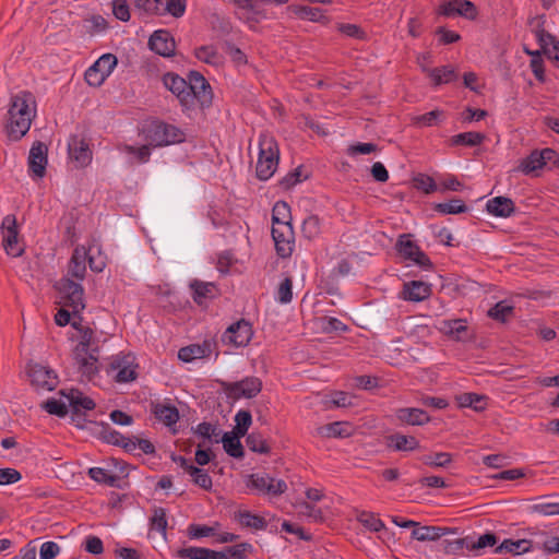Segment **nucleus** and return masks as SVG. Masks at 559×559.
<instances>
[{"mask_svg": "<svg viewBox=\"0 0 559 559\" xmlns=\"http://www.w3.org/2000/svg\"><path fill=\"white\" fill-rule=\"evenodd\" d=\"M36 114L35 97L31 92H21L11 97L8 111L7 135L11 141L21 140L29 130Z\"/></svg>", "mask_w": 559, "mask_h": 559, "instance_id": "f257e3e1", "label": "nucleus"}, {"mask_svg": "<svg viewBox=\"0 0 559 559\" xmlns=\"http://www.w3.org/2000/svg\"><path fill=\"white\" fill-rule=\"evenodd\" d=\"M278 147L275 139L269 134L259 138V158L255 166L257 177L260 180L270 179L278 165Z\"/></svg>", "mask_w": 559, "mask_h": 559, "instance_id": "f03ea898", "label": "nucleus"}, {"mask_svg": "<svg viewBox=\"0 0 559 559\" xmlns=\"http://www.w3.org/2000/svg\"><path fill=\"white\" fill-rule=\"evenodd\" d=\"M540 540H527V539H504L500 545L495 548V554H512L521 555L527 552L533 544L537 547L543 548L547 554H559V537L547 534H542Z\"/></svg>", "mask_w": 559, "mask_h": 559, "instance_id": "7ed1b4c3", "label": "nucleus"}, {"mask_svg": "<svg viewBox=\"0 0 559 559\" xmlns=\"http://www.w3.org/2000/svg\"><path fill=\"white\" fill-rule=\"evenodd\" d=\"M53 287L59 293V304L62 307L71 308L74 317L85 308L84 289L80 283L69 277H62L56 282Z\"/></svg>", "mask_w": 559, "mask_h": 559, "instance_id": "20e7f679", "label": "nucleus"}, {"mask_svg": "<svg viewBox=\"0 0 559 559\" xmlns=\"http://www.w3.org/2000/svg\"><path fill=\"white\" fill-rule=\"evenodd\" d=\"M221 386L228 399H252L262 390V381L258 377H246L240 381H221Z\"/></svg>", "mask_w": 559, "mask_h": 559, "instance_id": "39448f33", "label": "nucleus"}, {"mask_svg": "<svg viewBox=\"0 0 559 559\" xmlns=\"http://www.w3.org/2000/svg\"><path fill=\"white\" fill-rule=\"evenodd\" d=\"M146 139L150 141V144L154 146H165L182 142L185 134L179 128L173 124L157 122L152 124L147 130Z\"/></svg>", "mask_w": 559, "mask_h": 559, "instance_id": "423d86ee", "label": "nucleus"}, {"mask_svg": "<svg viewBox=\"0 0 559 559\" xmlns=\"http://www.w3.org/2000/svg\"><path fill=\"white\" fill-rule=\"evenodd\" d=\"M117 57L112 53L100 56L85 72V81L91 86H100L117 66Z\"/></svg>", "mask_w": 559, "mask_h": 559, "instance_id": "0eeeda50", "label": "nucleus"}, {"mask_svg": "<svg viewBox=\"0 0 559 559\" xmlns=\"http://www.w3.org/2000/svg\"><path fill=\"white\" fill-rule=\"evenodd\" d=\"M396 249L405 260H409L425 270L432 269V262L429 257L418 247L417 243L408 239L407 235L400 236L396 242Z\"/></svg>", "mask_w": 559, "mask_h": 559, "instance_id": "6e6552de", "label": "nucleus"}, {"mask_svg": "<svg viewBox=\"0 0 559 559\" xmlns=\"http://www.w3.org/2000/svg\"><path fill=\"white\" fill-rule=\"evenodd\" d=\"M188 93L191 96V107L198 102L202 107L209 106L212 103V91L209 82L205 78L197 72L192 71L189 74Z\"/></svg>", "mask_w": 559, "mask_h": 559, "instance_id": "1a4fd4ad", "label": "nucleus"}, {"mask_svg": "<svg viewBox=\"0 0 559 559\" xmlns=\"http://www.w3.org/2000/svg\"><path fill=\"white\" fill-rule=\"evenodd\" d=\"M1 229L3 235V248L7 254L13 258L21 257L24 252V248L19 246V229L16 217L12 214L4 216L1 224Z\"/></svg>", "mask_w": 559, "mask_h": 559, "instance_id": "9d476101", "label": "nucleus"}, {"mask_svg": "<svg viewBox=\"0 0 559 559\" xmlns=\"http://www.w3.org/2000/svg\"><path fill=\"white\" fill-rule=\"evenodd\" d=\"M498 538L493 533H486L480 535L477 540H473L471 537L457 538L452 542H447L445 551L447 552H456L463 548H466L471 551H477L484 549L486 547H492L497 544Z\"/></svg>", "mask_w": 559, "mask_h": 559, "instance_id": "9b49d317", "label": "nucleus"}, {"mask_svg": "<svg viewBox=\"0 0 559 559\" xmlns=\"http://www.w3.org/2000/svg\"><path fill=\"white\" fill-rule=\"evenodd\" d=\"M27 374L36 391H52L58 384L55 371L38 364L29 365Z\"/></svg>", "mask_w": 559, "mask_h": 559, "instance_id": "f8f14e48", "label": "nucleus"}, {"mask_svg": "<svg viewBox=\"0 0 559 559\" xmlns=\"http://www.w3.org/2000/svg\"><path fill=\"white\" fill-rule=\"evenodd\" d=\"M253 335L251 324L241 319L227 328L223 334V342L235 347H242L249 344Z\"/></svg>", "mask_w": 559, "mask_h": 559, "instance_id": "ddd939ff", "label": "nucleus"}, {"mask_svg": "<svg viewBox=\"0 0 559 559\" xmlns=\"http://www.w3.org/2000/svg\"><path fill=\"white\" fill-rule=\"evenodd\" d=\"M438 13L447 17L460 15L474 20L477 16V9L469 0H450L439 5Z\"/></svg>", "mask_w": 559, "mask_h": 559, "instance_id": "4468645a", "label": "nucleus"}, {"mask_svg": "<svg viewBox=\"0 0 559 559\" xmlns=\"http://www.w3.org/2000/svg\"><path fill=\"white\" fill-rule=\"evenodd\" d=\"M133 357L130 355L114 357L109 364L108 372L117 371L114 378L119 383L131 382L135 380L138 376L135 370L136 366L133 365Z\"/></svg>", "mask_w": 559, "mask_h": 559, "instance_id": "2eb2a0df", "label": "nucleus"}, {"mask_svg": "<svg viewBox=\"0 0 559 559\" xmlns=\"http://www.w3.org/2000/svg\"><path fill=\"white\" fill-rule=\"evenodd\" d=\"M148 47L152 51L163 57H170L175 52L176 44L171 34L166 29L155 31L150 39Z\"/></svg>", "mask_w": 559, "mask_h": 559, "instance_id": "dca6fc26", "label": "nucleus"}, {"mask_svg": "<svg viewBox=\"0 0 559 559\" xmlns=\"http://www.w3.org/2000/svg\"><path fill=\"white\" fill-rule=\"evenodd\" d=\"M47 153L48 148L46 144L40 141L33 143L28 155V169L34 176L38 178L45 176L47 166Z\"/></svg>", "mask_w": 559, "mask_h": 559, "instance_id": "f3484780", "label": "nucleus"}, {"mask_svg": "<svg viewBox=\"0 0 559 559\" xmlns=\"http://www.w3.org/2000/svg\"><path fill=\"white\" fill-rule=\"evenodd\" d=\"M69 156L78 167H85L92 160V151L84 139L72 135L68 143Z\"/></svg>", "mask_w": 559, "mask_h": 559, "instance_id": "a211bd4d", "label": "nucleus"}, {"mask_svg": "<svg viewBox=\"0 0 559 559\" xmlns=\"http://www.w3.org/2000/svg\"><path fill=\"white\" fill-rule=\"evenodd\" d=\"M163 83L166 88L178 97L182 106L191 107V96L188 93V83L185 79L174 73H166L163 76Z\"/></svg>", "mask_w": 559, "mask_h": 559, "instance_id": "6ab92c4d", "label": "nucleus"}, {"mask_svg": "<svg viewBox=\"0 0 559 559\" xmlns=\"http://www.w3.org/2000/svg\"><path fill=\"white\" fill-rule=\"evenodd\" d=\"M438 330L454 341H465L468 337V326L466 320L463 319L442 320Z\"/></svg>", "mask_w": 559, "mask_h": 559, "instance_id": "aec40b11", "label": "nucleus"}, {"mask_svg": "<svg viewBox=\"0 0 559 559\" xmlns=\"http://www.w3.org/2000/svg\"><path fill=\"white\" fill-rule=\"evenodd\" d=\"M87 251L84 247H76L68 264V276L82 281L86 274Z\"/></svg>", "mask_w": 559, "mask_h": 559, "instance_id": "412c9836", "label": "nucleus"}, {"mask_svg": "<svg viewBox=\"0 0 559 559\" xmlns=\"http://www.w3.org/2000/svg\"><path fill=\"white\" fill-rule=\"evenodd\" d=\"M431 295V286L421 281H412L405 283L402 296L405 300L419 302L427 299Z\"/></svg>", "mask_w": 559, "mask_h": 559, "instance_id": "4be33fe9", "label": "nucleus"}, {"mask_svg": "<svg viewBox=\"0 0 559 559\" xmlns=\"http://www.w3.org/2000/svg\"><path fill=\"white\" fill-rule=\"evenodd\" d=\"M396 418L404 424L412 426H423L430 421V417L421 408L403 407L395 411Z\"/></svg>", "mask_w": 559, "mask_h": 559, "instance_id": "5701e85b", "label": "nucleus"}, {"mask_svg": "<svg viewBox=\"0 0 559 559\" xmlns=\"http://www.w3.org/2000/svg\"><path fill=\"white\" fill-rule=\"evenodd\" d=\"M489 214L498 217H509L515 212L514 202L507 197H496L486 204Z\"/></svg>", "mask_w": 559, "mask_h": 559, "instance_id": "b1692460", "label": "nucleus"}, {"mask_svg": "<svg viewBox=\"0 0 559 559\" xmlns=\"http://www.w3.org/2000/svg\"><path fill=\"white\" fill-rule=\"evenodd\" d=\"M386 447L394 451H415L419 448V441L413 436L393 433L386 437Z\"/></svg>", "mask_w": 559, "mask_h": 559, "instance_id": "393cba45", "label": "nucleus"}, {"mask_svg": "<svg viewBox=\"0 0 559 559\" xmlns=\"http://www.w3.org/2000/svg\"><path fill=\"white\" fill-rule=\"evenodd\" d=\"M155 418L170 427L179 420V412L175 405L156 403L152 405Z\"/></svg>", "mask_w": 559, "mask_h": 559, "instance_id": "a878e982", "label": "nucleus"}, {"mask_svg": "<svg viewBox=\"0 0 559 559\" xmlns=\"http://www.w3.org/2000/svg\"><path fill=\"white\" fill-rule=\"evenodd\" d=\"M193 292V300L198 305H203L205 299H213L216 296L217 289L213 283L194 281L190 285Z\"/></svg>", "mask_w": 559, "mask_h": 559, "instance_id": "bb28decb", "label": "nucleus"}, {"mask_svg": "<svg viewBox=\"0 0 559 559\" xmlns=\"http://www.w3.org/2000/svg\"><path fill=\"white\" fill-rule=\"evenodd\" d=\"M68 400L69 406L72 411H92L95 408V402L87 396H84L79 390H71L69 394L61 391Z\"/></svg>", "mask_w": 559, "mask_h": 559, "instance_id": "cd10ccee", "label": "nucleus"}, {"mask_svg": "<svg viewBox=\"0 0 559 559\" xmlns=\"http://www.w3.org/2000/svg\"><path fill=\"white\" fill-rule=\"evenodd\" d=\"M240 438L236 432H225L222 437V443L225 452L235 457L242 459L245 455L243 447L240 442Z\"/></svg>", "mask_w": 559, "mask_h": 559, "instance_id": "c85d7f7f", "label": "nucleus"}, {"mask_svg": "<svg viewBox=\"0 0 559 559\" xmlns=\"http://www.w3.org/2000/svg\"><path fill=\"white\" fill-rule=\"evenodd\" d=\"M448 528L439 526L415 527L412 532V538L419 542L437 540L445 535Z\"/></svg>", "mask_w": 559, "mask_h": 559, "instance_id": "c756f323", "label": "nucleus"}, {"mask_svg": "<svg viewBox=\"0 0 559 559\" xmlns=\"http://www.w3.org/2000/svg\"><path fill=\"white\" fill-rule=\"evenodd\" d=\"M461 407H471L476 412L484 411L487 406V397L477 393H463L456 396Z\"/></svg>", "mask_w": 559, "mask_h": 559, "instance_id": "7c9ffc66", "label": "nucleus"}, {"mask_svg": "<svg viewBox=\"0 0 559 559\" xmlns=\"http://www.w3.org/2000/svg\"><path fill=\"white\" fill-rule=\"evenodd\" d=\"M275 242L276 252L280 257H289L293 252L294 231L277 233L272 236Z\"/></svg>", "mask_w": 559, "mask_h": 559, "instance_id": "2f4dec72", "label": "nucleus"}, {"mask_svg": "<svg viewBox=\"0 0 559 559\" xmlns=\"http://www.w3.org/2000/svg\"><path fill=\"white\" fill-rule=\"evenodd\" d=\"M485 140V134L480 132L469 131L455 134L451 138L452 145L477 146Z\"/></svg>", "mask_w": 559, "mask_h": 559, "instance_id": "473e14b6", "label": "nucleus"}, {"mask_svg": "<svg viewBox=\"0 0 559 559\" xmlns=\"http://www.w3.org/2000/svg\"><path fill=\"white\" fill-rule=\"evenodd\" d=\"M540 155L542 154L538 150H534L527 157L521 160L520 165L518 166V170L525 175H530L536 170L542 169L545 164L539 157Z\"/></svg>", "mask_w": 559, "mask_h": 559, "instance_id": "72a5a7b5", "label": "nucleus"}, {"mask_svg": "<svg viewBox=\"0 0 559 559\" xmlns=\"http://www.w3.org/2000/svg\"><path fill=\"white\" fill-rule=\"evenodd\" d=\"M195 57L207 64L219 67L223 63V57L213 46H201L195 49Z\"/></svg>", "mask_w": 559, "mask_h": 559, "instance_id": "f704fd0d", "label": "nucleus"}, {"mask_svg": "<svg viewBox=\"0 0 559 559\" xmlns=\"http://www.w3.org/2000/svg\"><path fill=\"white\" fill-rule=\"evenodd\" d=\"M209 350L210 349L207 345L201 346L198 344H192L180 348L178 352V358L185 362H190L193 359L205 357Z\"/></svg>", "mask_w": 559, "mask_h": 559, "instance_id": "c9c22d12", "label": "nucleus"}, {"mask_svg": "<svg viewBox=\"0 0 559 559\" xmlns=\"http://www.w3.org/2000/svg\"><path fill=\"white\" fill-rule=\"evenodd\" d=\"M216 555V550H212L203 547H188L180 548L177 551V556L179 558H189V559H213Z\"/></svg>", "mask_w": 559, "mask_h": 559, "instance_id": "e433bc0d", "label": "nucleus"}, {"mask_svg": "<svg viewBox=\"0 0 559 559\" xmlns=\"http://www.w3.org/2000/svg\"><path fill=\"white\" fill-rule=\"evenodd\" d=\"M239 523L245 527L253 530H265L267 523L264 518L252 514L249 511H241L237 515Z\"/></svg>", "mask_w": 559, "mask_h": 559, "instance_id": "4c0bfd02", "label": "nucleus"}, {"mask_svg": "<svg viewBox=\"0 0 559 559\" xmlns=\"http://www.w3.org/2000/svg\"><path fill=\"white\" fill-rule=\"evenodd\" d=\"M429 76L432 79L435 85L450 83L456 79V73L452 68L440 67L429 71Z\"/></svg>", "mask_w": 559, "mask_h": 559, "instance_id": "58836bf2", "label": "nucleus"}, {"mask_svg": "<svg viewBox=\"0 0 559 559\" xmlns=\"http://www.w3.org/2000/svg\"><path fill=\"white\" fill-rule=\"evenodd\" d=\"M433 209L441 214H461L468 211V207L460 199H452L450 202L437 203Z\"/></svg>", "mask_w": 559, "mask_h": 559, "instance_id": "ea45409f", "label": "nucleus"}, {"mask_svg": "<svg viewBox=\"0 0 559 559\" xmlns=\"http://www.w3.org/2000/svg\"><path fill=\"white\" fill-rule=\"evenodd\" d=\"M74 360H75V364L78 365L81 373L83 376L87 377L88 379H92V377L97 373L98 358H93V360H91V359L86 358V355L76 356L74 354Z\"/></svg>", "mask_w": 559, "mask_h": 559, "instance_id": "a19ab883", "label": "nucleus"}, {"mask_svg": "<svg viewBox=\"0 0 559 559\" xmlns=\"http://www.w3.org/2000/svg\"><path fill=\"white\" fill-rule=\"evenodd\" d=\"M236 426L234 428V432L238 435V437H245L248 432L249 427L252 424V416L249 411L241 409L235 415Z\"/></svg>", "mask_w": 559, "mask_h": 559, "instance_id": "79ce46f5", "label": "nucleus"}, {"mask_svg": "<svg viewBox=\"0 0 559 559\" xmlns=\"http://www.w3.org/2000/svg\"><path fill=\"white\" fill-rule=\"evenodd\" d=\"M246 444L252 452L260 454H267L271 450L265 439L258 432L248 435L246 438Z\"/></svg>", "mask_w": 559, "mask_h": 559, "instance_id": "37998d69", "label": "nucleus"}, {"mask_svg": "<svg viewBox=\"0 0 559 559\" xmlns=\"http://www.w3.org/2000/svg\"><path fill=\"white\" fill-rule=\"evenodd\" d=\"M81 341L75 346L74 354L76 356L86 355L94 345V331L91 328H83L81 331Z\"/></svg>", "mask_w": 559, "mask_h": 559, "instance_id": "c03bdc74", "label": "nucleus"}, {"mask_svg": "<svg viewBox=\"0 0 559 559\" xmlns=\"http://www.w3.org/2000/svg\"><path fill=\"white\" fill-rule=\"evenodd\" d=\"M532 512L542 515H556L559 514V502L549 501L548 497H544L539 502L532 506Z\"/></svg>", "mask_w": 559, "mask_h": 559, "instance_id": "a18cd8bd", "label": "nucleus"}, {"mask_svg": "<svg viewBox=\"0 0 559 559\" xmlns=\"http://www.w3.org/2000/svg\"><path fill=\"white\" fill-rule=\"evenodd\" d=\"M512 313L513 307L507 301H499L488 310V316L500 322H506Z\"/></svg>", "mask_w": 559, "mask_h": 559, "instance_id": "49530a36", "label": "nucleus"}, {"mask_svg": "<svg viewBox=\"0 0 559 559\" xmlns=\"http://www.w3.org/2000/svg\"><path fill=\"white\" fill-rule=\"evenodd\" d=\"M301 231L308 239L316 238L321 231L320 218L317 215H309L304 219Z\"/></svg>", "mask_w": 559, "mask_h": 559, "instance_id": "de8ad7c7", "label": "nucleus"}, {"mask_svg": "<svg viewBox=\"0 0 559 559\" xmlns=\"http://www.w3.org/2000/svg\"><path fill=\"white\" fill-rule=\"evenodd\" d=\"M87 473L88 476L96 483L109 486H115L117 480L119 479L118 476L110 475L106 469L102 467H91Z\"/></svg>", "mask_w": 559, "mask_h": 559, "instance_id": "09e8293b", "label": "nucleus"}, {"mask_svg": "<svg viewBox=\"0 0 559 559\" xmlns=\"http://www.w3.org/2000/svg\"><path fill=\"white\" fill-rule=\"evenodd\" d=\"M290 207L284 201H278L274 204L272 210V222L276 223H289L290 222Z\"/></svg>", "mask_w": 559, "mask_h": 559, "instance_id": "8fccbe9b", "label": "nucleus"}, {"mask_svg": "<svg viewBox=\"0 0 559 559\" xmlns=\"http://www.w3.org/2000/svg\"><path fill=\"white\" fill-rule=\"evenodd\" d=\"M421 461L426 465H430V466H435V467H445L451 463L452 456L450 453L439 452V453H435V454L424 455L421 457Z\"/></svg>", "mask_w": 559, "mask_h": 559, "instance_id": "3c124183", "label": "nucleus"}, {"mask_svg": "<svg viewBox=\"0 0 559 559\" xmlns=\"http://www.w3.org/2000/svg\"><path fill=\"white\" fill-rule=\"evenodd\" d=\"M41 407L51 415L64 417L68 414V405L56 399H48L41 404Z\"/></svg>", "mask_w": 559, "mask_h": 559, "instance_id": "603ef678", "label": "nucleus"}, {"mask_svg": "<svg viewBox=\"0 0 559 559\" xmlns=\"http://www.w3.org/2000/svg\"><path fill=\"white\" fill-rule=\"evenodd\" d=\"M151 527L152 530H156L166 536L167 528V519L166 511L164 508H155L153 511V516L151 518Z\"/></svg>", "mask_w": 559, "mask_h": 559, "instance_id": "864d4df0", "label": "nucleus"}, {"mask_svg": "<svg viewBox=\"0 0 559 559\" xmlns=\"http://www.w3.org/2000/svg\"><path fill=\"white\" fill-rule=\"evenodd\" d=\"M443 117V111L436 109L429 112H426L420 116H416L413 119V122L420 127H431L437 124L438 120Z\"/></svg>", "mask_w": 559, "mask_h": 559, "instance_id": "5fc2aeb1", "label": "nucleus"}, {"mask_svg": "<svg viewBox=\"0 0 559 559\" xmlns=\"http://www.w3.org/2000/svg\"><path fill=\"white\" fill-rule=\"evenodd\" d=\"M323 429L325 430L328 437L345 438L350 435L349 426L340 421L328 424Z\"/></svg>", "mask_w": 559, "mask_h": 559, "instance_id": "6e6d98bb", "label": "nucleus"}, {"mask_svg": "<svg viewBox=\"0 0 559 559\" xmlns=\"http://www.w3.org/2000/svg\"><path fill=\"white\" fill-rule=\"evenodd\" d=\"M293 299V281L286 277L277 288V300L281 304H289Z\"/></svg>", "mask_w": 559, "mask_h": 559, "instance_id": "4d7b16f0", "label": "nucleus"}, {"mask_svg": "<svg viewBox=\"0 0 559 559\" xmlns=\"http://www.w3.org/2000/svg\"><path fill=\"white\" fill-rule=\"evenodd\" d=\"M295 13L304 20H309L312 22H319L324 17L321 9L311 7H298L295 10Z\"/></svg>", "mask_w": 559, "mask_h": 559, "instance_id": "13d9d810", "label": "nucleus"}, {"mask_svg": "<svg viewBox=\"0 0 559 559\" xmlns=\"http://www.w3.org/2000/svg\"><path fill=\"white\" fill-rule=\"evenodd\" d=\"M112 13L116 19L128 22L131 15L127 0H112Z\"/></svg>", "mask_w": 559, "mask_h": 559, "instance_id": "bf43d9fd", "label": "nucleus"}, {"mask_svg": "<svg viewBox=\"0 0 559 559\" xmlns=\"http://www.w3.org/2000/svg\"><path fill=\"white\" fill-rule=\"evenodd\" d=\"M100 435L107 443L114 445H120L123 441V436L117 430H114L108 424H102Z\"/></svg>", "mask_w": 559, "mask_h": 559, "instance_id": "052dcab7", "label": "nucleus"}, {"mask_svg": "<svg viewBox=\"0 0 559 559\" xmlns=\"http://www.w3.org/2000/svg\"><path fill=\"white\" fill-rule=\"evenodd\" d=\"M252 549V545L249 543H240L235 546H227L224 548V550L235 559H246L247 552H251Z\"/></svg>", "mask_w": 559, "mask_h": 559, "instance_id": "680f3d73", "label": "nucleus"}, {"mask_svg": "<svg viewBox=\"0 0 559 559\" xmlns=\"http://www.w3.org/2000/svg\"><path fill=\"white\" fill-rule=\"evenodd\" d=\"M163 11L164 15L168 13L175 17H180L186 11V0H167Z\"/></svg>", "mask_w": 559, "mask_h": 559, "instance_id": "e2e57ef3", "label": "nucleus"}, {"mask_svg": "<svg viewBox=\"0 0 559 559\" xmlns=\"http://www.w3.org/2000/svg\"><path fill=\"white\" fill-rule=\"evenodd\" d=\"M359 521L372 532H380L384 528L383 522L372 513L362 512L359 516Z\"/></svg>", "mask_w": 559, "mask_h": 559, "instance_id": "0e129e2a", "label": "nucleus"}, {"mask_svg": "<svg viewBox=\"0 0 559 559\" xmlns=\"http://www.w3.org/2000/svg\"><path fill=\"white\" fill-rule=\"evenodd\" d=\"M414 182L415 187L425 193H432L437 190V185L433 178L428 175H419L414 179Z\"/></svg>", "mask_w": 559, "mask_h": 559, "instance_id": "69168bd1", "label": "nucleus"}, {"mask_svg": "<svg viewBox=\"0 0 559 559\" xmlns=\"http://www.w3.org/2000/svg\"><path fill=\"white\" fill-rule=\"evenodd\" d=\"M378 151V146L373 143H356L352 144L347 148V153L350 156H356L358 154L367 155Z\"/></svg>", "mask_w": 559, "mask_h": 559, "instance_id": "338daca9", "label": "nucleus"}, {"mask_svg": "<svg viewBox=\"0 0 559 559\" xmlns=\"http://www.w3.org/2000/svg\"><path fill=\"white\" fill-rule=\"evenodd\" d=\"M60 552V547L55 542H46L40 546L39 557L40 559H53Z\"/></svg>", "mask_w": 559, "mask_h": 559, "instance_id": "774afa93", "label": "nucleus"}]
</instances>
